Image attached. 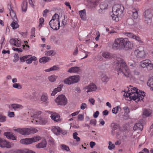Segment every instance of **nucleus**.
Returning a JSON list of instances; mask_svg holds the SVG:
<instances>
[{"mask_svg": "<svg viewBox=\"0 0 153 153\" xmlns=\"http://www.w3.org/2000/svg\"><path fill=\"white\" fill-rule=\"evenodd\" d=\"M50 59L49 57H43L41 58L39 60V62L41 63H45L48 62Z\"/></svg>", "mask_w": 153, "mask_h": 153, "instance_id": "72a5a7b5", "label": "nucleus"}, {"mask_svg": "<svg viewBox=\"0 0 153 153\" xmlns=\"http://www.w3.org/2000/svg\"><path fill=\"white\" fill-rule=\"evenodd\" d=\"M115 145L114 144L112 143L111 142L109 141L108 142V149L110 150L113 149L115 148Z\"/></svg>", "mask_w": 153, "mask_h": 153, "instance_id": "de8ad7c7", "label": "nucleus"}, {"mask_svg": "<svg viewBox=\"0 0 153 153\" xmlns=\"http://www.w3.org/2000/svg\"><path fill=\"white\" fill-rule=\"evenodd\" d=\"M47 112L51 115L50 117L54 121L58 122L60 121V116L57 113L50 111H47Z\"/></svg>", "mask_w": 153, "mask_h": 153, "instance_id": "dca6fc26", "label": "nucleus"}, {"mask_svg": "<svg viewBox=\"0 0 153 153\" xmlns=\"http://www.w3.org/2000/svg\"><path fill=\"white\" fill-rule=\"evenodd\" d=\"M13 86L14 88L18 89H20L22 88V86L19 83H14L13 84Z\"/></svg>", "mask_w": 153, "mask_h": 153, "instance_id": "49530a36", "label": "nucleus"}, {"mask_svg": "<svg viewBox=\"0 0 153 153\" xmlns=\"http://www.w3.org/2000/svg\"><path fill=\"white\" fill-rule=\"evenodd\" d=\"M42 113V112L40 111H37L35 112L33 115L31 114L32 117H33L34 119L37 118L38 117H40L38 115H40Z\"/></svg>", "mask_w": 153, "mask_h": 153, "instance_id": "37998d69", "label": "nucleus"}, {"mask_svg": "<svg viewBox=\"0 0 153 153\" xmlns=\"http://www.w3.org/2000/svg\"><path fill=\"white\" fill-rule=\"evenodd\" d=\"M79 121H82L84 118V115L82 114H79L77 117Z\"/></svg>", "mask_w": 153, "mask_h": 153, "instance_id": "6e6d98bb", "label": "nucleus"}, {"mask_svg": "<svg viewBox=\"0 0 153 153\" xmlns=\"http://www.w3.org/2000/svg\"><path fill=\"white\" fill-rule=\"evenodd\" d=\"M48 120L46 118L38 117L32 120V122L35 125H45L48 122Z\"/></svg>", "mask_w": 153, "mask_h": 153, "instance_id": "ddd939ff", "label": "nucleus"}, {"mask_svg": "<svg viewBox=\"0 0 153 153\" xmlns=\"http://www.w3.org/2000/svg\"><path fill=\"white\" fill-rule=\"evenodd\" d=\"M117 63L114 67V69L118 72V74L122 72L123 74L127 77L130 79H134L136 77H139L140 73L137 70H134L131 72L127 67L126 63L123 59L117 58Z\"/></svg>", "mask_w": 153, "mask_h": 153, "instance_id": "f257e3e1", "label": "nucleus"}, {"mask_svg": "<svg viewBox=\"0 0 153 153\" xmlns=\"http://www.w3.org/2000/svg\"><path fill=\"white\" fill-rule=\"evenodd\" d=\"M79 14L82 19L85 20L86 19V11L85 9L79 11Z\"/></svg>", "mask_w": 153, "mask_h": 153, "instance_id": "c85d7f7f", "label": "nucleus"}, {"mask_svg": "<svg viewBox=\"0 0 153 153\" xmlns=\"http://www.w3.org/2000/svg\"><path fill=\"white\" fill-rule=\"evenodd\" d=\"M117 125L115 123H112L111 124V127L112 129L115 130L117 128Z\"/></svg>", "mask_w": 153, "mask_h": 153, "instance_id": "864d4df0", "label": "nucleus"}, {"mask_svg": "<svg viewBox=\"0 0 153 153\" xmlns=\"http://www.w3.org/2000/svg\"><path fill=\"white\" fill-rule=\"evenodd\" d=\"M7 115L9 117H13L15 116L14 113L13 112H8Z\"/></svg>", "mask_w": 153, "mask_h": 153, "instance_id": "5fc2aeb1", "label": "nucleus"}, {"mask_svg": "<svg viewBox=\"0 0 153 153\" xmlns=\"http://www.w3.org/2000/svg\"><path fill=\"white\" fill-rule=\"evenodd\" d=\"M59 69V68L58 66L55 65L51 67V71L57 70Z\"/></svg>", "mask_w": 153, "mask_h": 153, "instance_id": "338daca9", "label": "nucleus"}, {"mask_svg": "<svg viewBox=\"0 0 153 153\" xmlns=\"http://www.w3.org/2000/svg\"><path fill=\"white\" fill-rule=\"evenodd\" d=\"M8 8L9 9L10 15L12 19L14 21H16V20H17V18L16 13H15L14 11L13 10V9H12L11 6L10 5L8 6Z\"/></svg>", "mask_w": 153, "mask_h": 153, "instance_id": "412c9836", "label": "nucleus"}, {"mask_svg": "<svg viewBox=\"0 0 153 153\" xmlns=\"http://www.w3.org/2000/svg\"><path fill=\"white\" fill-rule=\"evenodd\" d=\"M58 76L54 75H52L48 77V79L51 82H53L56 81Z\"/></svg>", "mask_w": 153, "mask_h": 153, "instance_id": "e433bc0d", "label": "nucleus"}, {"mask_svg": "<svg viewBox=\"0 0 153 153\" xmlns=\"http://www.w3.org/2000/svg\"><path fill=\"white\" fill-rule=\"evenodd\" d=\"M7 120V117L2 113H0V122L4 123Z\"/></svg>", "mask_w": 153, "mask_h": 153, "instance_id": "a19ab883", "label": "nucleus"}, {"mask_svg": "<svg viewBox=\"0 0 153 153\" xmlns=\"http://www.w3.org/2000/svg\"><path fill=\"white\" fill-rule=\"evenodd\" d=\"M140 65L142 68H146L149 70H151L153 68V65L152 62L148 59H146L141 61L140 63Z\"/></svg>", "mask_w": 153, "mask_h": 153, "instance_id": "f8f14e48", "label": "nucleus"}, {"mask_svg": "<svg viewBox=\"0 0 153 153\" xmlns=\"http://www.w3.org/2000/svg\"><path fill=\"white\" fill-rule=\"evenodd\" d=\"M80 71V69L78 67H71L68 70V72L70 73L78 74Z\"/></svg>", "mask_w": 153, "mask_h": 153, "instance_id": "4be33fe9", "label": "nucleus"}, {"mask_svg": "<svg viewBox=\"0 0 153 153\" xmlns=\"http://www.w3.org/2000/svg\"><path fill=\"white\" fill-rule=\"evenodd\" d=\"M124 96H126V99L127 100L135 101L138 103L141 101H143V99L145 96L143 92L140 91L136 88L133 87L131 85L129 86L127 93L126 95L124 94Z\"/></svg>", "mask_w": 153, "mask_h": 153, "instance_id": "f03ea898", "label": "nucleus"}, {"mask_svg": "<svg viewBox=\"0 0 153 153\" xmlns=\"http://www.w3.org/2000/svg\"><path fill=\"white\" fill-rule=\"evenodd\" d=\"M152 111L149 109H144L143 110V115L146 117L152 116Z\"/></svg>", "mask_w": 153, "mask_h": 153, "instance_id": "393cba45", "label": "nucleus"}, {"mask_svg": "<svg viewBox=\"0 0 153 153\" xmlns=\"http://www.w3.org/2000/svg\"><path fill=\"white\" fill-rule=\"evenodd\" d=\"M59 16L58 14L55 13L52 17V19L49 22V25L50 26H53L52 24L55 23V24L58 23L59 24Z\"/></svg>", "mask_w": 153, "mask_h": 153, "instance_id": "a211bd4d", "label": "nucleus"}, {"mask_svg": "<svg viewBox=\"0 0 153 153\" xmlns=\"http://www.w3.org/2000/svg\"><path fill=\"white\" fill-rule=\"evenodd\" d=\"M14 153H36L33 151L28 149L18 150L15 151Z\"/></svg>", "mask_w": 153, "mask_h": 153, "instance_id": "b1692460", "label": "nucleus"}, {"mask_svg": "<svg viewBox=\"0 0 153 153\" xmlns=\"http://www.w3.org/2000/svg\"><path fill=\"white\" fill-rule=\"evenodd\" d=\"M55 102L59 105H65L67 103V99L65 95L61 94L59 95L55 99Z\"/></svg>", "mask_w": 153, "mask_h": 153, "instance_id": "9d476101", "label": "nucleus"}, {"mask_svg": "<svg viewBox=\"0 0 153 153\" xmlns=\"http://www.w3.org/2000/svg\"><path fill=\"white\" fill-rule=\"evenodd\" d=\"M79 111H76L74 113H73L71 114L68 117L70 118L71 117H74V116H76L79 114Z\"/></svg>", "mask_w": 153, "mask_h": 153, "instance_id": "603ef678", "label": "nucleus"}, {"mask_svg": "<svg viewBox=\"0 0 153 153\" xmlns=\"http://www.w3.org/2000/svg\"><path fill=\"white\" fill-rule=\"evenodd\" d=\"M47 143L46 140L43 139L41 142L37 144L36 145V147L38 149L45 148L47 146Z\"/></svg>", "mask_w": 153, "mask_h": 153, "instance_id": "aec40b11", "label": "nucleus"}, {"mask_svg": "<svg viewBox=\"0 0 153 153\" xmlns=\"http://www.w3.org/2000/svg\"><path fill=\"white\" fill-rule=\"evenodd\" d=\"M12 107L15 110L21 109L23 108V106L20 104H13L11 105Z\"/></svg>", "mask_w": 153, "mask_h": 153, "instance_id": "2f4dec72", "label": "nucleus"}, {"mask_svg": "<svg viewBox=\"0 0 153 153\" xmlns=\"http://www.w3.org/2000/svg\"><path fill=\"white\" fill-rule=\"evenodd\" d=\"M49 142L51 145L54 146V140L53 138H49Z\"/></svg>", "mask_w": 153, "mask_h": 153, "instance_id": "e2e57ef3", "label": "nucleus"}, {"mask_svg": "<svg viewBox=\"0 0 153 153\" xmlns=\"http://www.w3.org/2000/svg\"><path fill=\"white\" fill-rule=\"evenodd\" d=\"M14 59L13 60V62H17L19 59V57L17 55H15L14 56Z\"/></svg>", "mask_w": 153, "mask_h": 153, "instance_id": "69168bd1", "label": "nucleus"}, {"mask_svg": "<svg viewBox=\"0 0 153 153\" xmlns=\"http://www.w3.org/2000/svg\"><path fill=\"white\" fill-rule=\"evenodd\" d=\"M64 4L66 7L69 8L70 10L71 9V7L70 4V3L69 2L65 1L64 2Z\"/></svg>", "mask_w": 153, "mask_h": 153, "instance_id": "052dcab7", "label": "nucleus"}, {"mask_svg": "<svg viewBox=\"0 0 153 153\" xmlns=\"http://www.w3.org/2000/svg\"><path fill=\"white\" fill-rule=\"evenodd\" d=\"M96 120L94 119L91 120L90 122V124H93L94 126L96 125Z\"/></svg>", "mask_w": 153, "mask_h": 153, "instance_id": "680f3d73", "label": "nucleus"}, {"mask_svg": "<svg viewBox=\"0 0 153 153\" xmlns=\"http://www.w3.org/2000/svg\"><path fill=\"white\" fill-rule=\"evenodd\" d=\"M13 145V143L7 142L5 140L0 138V147L1 148H10Z\"/></svg>", "mask_w": 153, "mask_h": 153, "instance_id": "4468645a", "label": "nucleus"}, {"mask_svg": "<svg viewBox=\"0 0 153 153\" xmlns=\"http://www.w3.org/2000/svg\"><path fill=\"white\" fill-rule=\"evenodd\" d=\"M121 108L120 106L118 105L117 107L113 108L112 110L113 113L116 114L118 112L119 110Z\"/></svg>", "mask_w": 153, "mask_h": 153, "instance_id": "c03bdc74", "label": "nucleus"}, {"mask_svg": "<svg viewBox=\"0 0 153 153\" xmlns=\"http://www.w3.org/2000/svg\"><path fill=\"white\" fill-rule=\"evenodd\" d=\"M101 78L103 82H107L109 80V78L104 73H102L101 75Z\"/></svg>", "mask_w": 153, "mask_h": 153, "instance_id": "473e14b6", "label": "nucleus"}, {"mask_svg": "<svg viewBox=\"0 0 153 153\" xmlns=\"http://www.w3.org/2000/svg\"><path fill=\"white\" fill-rule=\"evenodd\" d=\"M41 139V137L39 136L33 137L32 138H27L21 139L20 142L24 145H29L36 142Z\"/></svg>", "mask_w": 153, "mask_h": 153, "instance_id": "0eeeda50", "label": "nucleus"}, {"mask_svg": "<svg viewBox=\"0 0 153 153\" xmlns=\"http://www.w3.org/2000/svg\"><path fill=\"white\" fill-rule=\"evenodd\" d=\"M10 43L17 47H20L21 45V41L17 39H11L9 41Z\"/></svg>", "mask_w": 153, "mask_h": 153, "instance_id": "6ab92c4d", "label": "nucleus"}, {"mask_svg": "<svg viewBox=\"0 0 153 153\" xmlns=\"http://www.w3.org/2000/svg\"><path fill=\"white\" fill-rule=\"evenodd\" d=\"M146 55L143 47H140L132 52L131 54V58H134L136 57L139 59L145 58Z\"/></svg>", "mask_w": 153, "mask_h": 153, "instance_id": "39448f33", "label": "nucleus"}, {"mask_svg": "<svg viewBox=\"0 0 153 153\" xmlns=\"http://www.w3.org/2000/svg\"><path fill=\"white\" fill-rule=\"evenodd\" d=\"M60 147L63 150H64L67 151H68L69 150V147L65 145H61L60 146Z\"/></svg>", "mask_w": 153, "mask_h": 153, "instance_id": "09e8293b", "label": "nucleus"}, {"mask_svg": "<svg viewBox=\"0 0 153 153\" xmlns=\"http://www.w3.org/2000/svg\"><path fill=\"white\" fill-rule=\"evenodd\" d=\"M79 79V75H74L65 79L64 80V82L65 84L70 85L78 82Z\"/></svg>", "mask_w": 153, "mask_h": 153, "instance_id": "6e6552de", "label": "nucleus"}, {"mask_svg": "<svg viewBox=\"0 0 153 153\" xmlns=\"http://www.w3.org/2000/svg\"><path fill=\"white\" fill-rule=\"evenodd\" d=\"M97 88V87L95 84L91 83L89 85L85 87L83 90L86 93H88L91 91H95Z\"/></svg>", "mask_w": 153, "mask_h": 153, "instance_id": "2eb2a0df", "label": "nucleus"}, {"mask_svg": "<svg viewBox=\"0 0 153 153\" xmlns=\"http://www.w3.org/2000/svg\"><path fill=\"white\" fill-rule=\"evenodd\" d=\"M51 130L52 132L56 135L60 134L61 132L60 128L58 126H53Z\"/></svg>", "mask_w": 153, "mask_h": 153, "instance_id": "a878e982", "label": "nucleus"}, {"mask_svg": "<svg viewBox=\"0 0 153 153\" xmlns=\"http://www.w3.org/2000/svg\"><path fill=\"white\" fill-rule=\"evenodd\" d=\"M27 0H23V2L22 5V9L23 12H26L27 9Z\"/></svg>", "mask_w": 153, "mask_h": 153, "instance_id": "7c9ffc66", "label": "nucleus"}, {"mask_svg": "<svg viewBox=\"0 0 153 153\" xmlns=\"http://www.w3.org/2000/svg\"><path fill=\"white\" fill-rule=\"evenodd\" d=\"M48 99L47 94L45 93H43L41 96L40 100L42 102L47 103V101Z\"/></svg>", "mask_w": 153, "mask_h": 153, "instance_id": "cd10ccee", "label": "nucleus"}, {"mask_svg": "<svg viewBox=\"0 0 153 153\" xmlns=\"http://www.w3.org/2000/svg\"><path fill=\"white\" fill-rule=\"evenodd\" d=\"M102 56L105 58L111 59V58L112 56L110 52L108 51H104L102 53Z\"/></svg>", "mask_w": 153, "mask_h": 153, "instance_id": "c756f323", "label": "nucleus"}, {"mask_svg": "<svg viewBox=\"0 0 153 153\" xmlns=\"http://www.w3.org/2000/svg\"><path fill=\"white\" fill-rule=\"evenodd\" d=\"M153 16V14L151 10L148 9L146 10L144 13L145 23L149 25L151 24Z\"/></svg>", "mask_w": 153, "mask_h": 153, "instance_id": "1a4fd4ad", "label": "nucleus"}, {"mask_svg": "<svg viewBox=\"0 0 153 153\" xmlns=\"http://www.w3.org/2000/svg\"><path fill=\"white\" fill-rule=\"evenodd\" d=\"M4 135L7 138L13 140H16V137L13 134L10 132H4Z\"/></svg>", "mask_w": 153, "mask_h": 153, "instance_id": "5701e85b", "label": "nucleus"}, {"mask_svg": "<svg viewBox=\"0 0 153 153\" xmlns=\"http://www.w3.org/2000/svg\"><path fill=\"white\" fill-rule=\"evenodd\" d=\"M134 39L138 42L141 45H144V42L138 36H136Z\"/></svg>", "mask_w": 153, "mask_h": 153, "instance_id": "a18cd8bd", "label": "nucleus"}, {"mask_svg": "<svg viewBox=\"0 0 153 153\" xmlns=\"http://www.w3.org/2000/svg\"><path fill=\"white\" fill-rule=\"evenodd\" d=\"M62 87L63 85L61 84L59 85L57 88H55V89L58 92H59L61 91Z\"/></svg>", "mask_w": 153, "mask_h": 153, "instance_id": "bf43d9fd", "label": "nucleus"}, {"mask_svg": "<svg viewBox=\"0 0 153 153\" xmlns=\"http://www.w3.org/2000/svg\"><path fill=\"white\" fill-rule=\"evenodd\" d=\"M17 20L14 21L13 20V22L10 25L12 27L13 29L14 30L16 29L19 27V26L17 22Z\"/></svg>", "mask_w": 153, "mask_h": 153, "instance_id": "ea45409f", "label": "nucleus"}, {"mask_svg": "<svg viewBox=\"0 0 153 153\" xmlns=\"http://www.w3.org/2000/svg\"><path fill=\"white\" fill-rule=\"evenodd\" d=\"M133 44L127 38L123 37L115 39L112 45V47L114 50L126 51L131 49L133 48Z\"/></svg>", "mask_w": 153, "mask_h": 153, "instance_id": "7ed1b4c3", "label": "nucleus"}, {"mask_svg": "<svg viewBox=\"0 0 153 153\" xmlns=\"http://www.w3.org/2000/svg\"><path fill=\"white\" fill-rule=\"evenodd\" d=\"M124 10V7L122 5H114L112 8V15H111L112 19L116 22L119 21V17H121L123 15Z\"/></svg>", "mask_w": 153, "mask_h": 153, "instance_id": "20e7f679", "label": "nucleus"}, {"mask_svg": "<svg viewBox=\"0 0 153 153\" xmlns=\"http://www.w3.org/2000/svg\"><path fill=\"white\" fill-rule=\"evenodd\" d=\"M13 130L24 135H27L35 133L38 131L37 129L33 127L13 128Z\"/></svg>", "mask_w": 153, "mask_h": 153, "instance_id": "423d86ee", "label": "nucleus"}, {"mask_svg": "<svg viewBox=\"0 0 153 153\" xmlns=\"http://www.w3.org/2000/svg\"><path fill=\"white\" fill-rule=\"evenodd\" d=\"M128 64L129 65L132 67H135L137 66L136 63L133 62H128Z\"/></svg>", "mask_w": 153, "mask_h": 153, "instance_id": "8fccbe9b", "label": "nucleus"}, {"mask_svg": "<svg viewBox=\"0 0 153 153\" xmlns=\"http://www.w3.org/2000/svg\"><path fill=\"white\" fill-rule=\"evenodd\" d=\"M36 57L35 56H32L31 55H26L20 58V61L22 62H26L28 64L32 63L33 61H36Z\"/></svg>", "mask_w": 153, "mask_h": 153, "instance_id": "9b49d317", "label": "nucleus"}, {"mask_svg": "<svg viewBox=\"0 0 153 153\" xmlns=\"http://www.w3.org/2000/svg\"><path fill=\"white\" fill-rule=\"evenodd\" d=\"M87 107L86 104L85 103H82L80 106V108L82 110H84Z\"/></svg>", "mask_w": 153, "mask_h": 153, "instance_id": "0e129e2a", "label": "nucleus"}, {"mask_svg": "<svg viewBox=\"0 0 153 153\" xmlns=\"http://www.w3.org/2000/svg\"><path fill=\"white\" fill-rule=\"evenodd\" d=\"M147 84L150 87V90L153 91V79H149L148 82Z\"/></svg>", "mask_w": 153, "mask_h": 153, "instance_id": "79ce46f5", "label": "nucleus"}, {"mask_svg": "<svg viewBox=\"0 0 153 153\" xmlns=\"http://www.w3.org/2000/svg\"><path fill=\"white\" fill-rule=\"evenodd\" d=\"M123 34L129 38L134 39L136 36L131 33L125 32L123 33Z\"/></svg>", "mask_w": 153, "mask_h": 153, "instance_id": "58836bf2", "label": "nucleus"}, {"mask_svg": "<svg viewBox=\"0 0 153 153\" xmlns=\"http://www.w3.org/2000/svg\"><path fill=\"white\" fill-rule=\"evenodd\" d=\"M13 50L15 51L18 52H22V50L21 48H15V47H13Z\"/></svg>", "mask_w": 153, "mask_h": 153, "instance_id": "13d9d810", "label": "nucleus"}, {"mask_svg": "<svg viewBox=\"0 0 153 153\" xmlns=\"http://www.w3.org/2000/svg\"><path fill=\"white\" fill-rule=\"evenodd\" d=\"M53 26H50V27L53 30H57L59 29V28L60 27V22H59V24L57 23V24H55V23L52 24Z\"/></svg>", "mask_w": 153, "mask_h": 153, "instance_id": "4c0bfd02", "label": "nucleus"}, {"mask_svg": "<svg viewBox=\"0 0 153 153\" xmlns=\"http://www.w3.org/2000/svg\"><path fill=\"white\" fill-rule=\"evenodd\" d=\"M145 123L146 122L144 120H140L139 123H136L134 125L133 127L134 130L135 131L139 130L141 131H142L143 128V126Z\"/></svg>", "mask_w": 153, "mask_h": 153, "instance_id": "f3484780", "label": "nucleus"}, {"mask_svg": "<svg viewBox=\"0 0 153 153\" xmlns=\"http://www.w3.org/2000/svg\"><path fill=\"white\" fill-rule=\"evenodd\" d=\"M100 0H90L91 3L93 4V6H94Z\"/></svg>", "mask_w": 153, "mask_h": 153, "instance_id": "4d7b16f0", "label": "nucleus"}, {"mask_svg": "<svg viewBox=\"0 0 153 153\" xmlns=\"http://www.w3.org/2000/svg\"><path fill=\"white\" fill-rule=\"evenodd\" d=\"M44 21V19L43 18H40L39 19V27H41L42 26V24L43 23Z\"/></svg>", "mask_w": 153, "mask_h": 153, "instance_id": "3c124183", "label": "nucleus"}, {"mask_svg": "<svg viewBox=\"0 0 153 153\" xmlns=\"http://www.w3.org/2000/svg\"><path fill=\"white\" fill-rule=\"evenodd\" d=\"M88 101L92 105H94L95 100L94 98H89Z\"/></svg>", "mask_w": 153, "mask_h": 153, "instance_id": "774afa93", "label": "nucleus"}, {"mask_svg": "<svg viewBox=\"0 0 153 153\" xmlns=\"http://www.w3.org/2000/svg\"><path fill=\"white\" fill-rule=\"evenodd\" d=\"M138 10L137 9H134L132 11V18L134 19H136L138 16L137 11Z\"/></svg>", "mask_w": 153, "mask_h": 153, "instance_id": "f704fd0d", "label": "nucleus"}, {"mask_svg": "<svg viewBox=\"0 0 153 153\" xmlns=\"http://www.w3.org/2000/svg\"><path fill=\"white\" fill-rule=\"evenodd\" d=\"M108 6V4L105 3H102L100 5V9L98 10L99 13H102L103 10L107 9Z\"/></svg>", "mask_w": 153, "mask_h": 153, "instance_id": "bb28decb", "label": "nucleus"}, {"mask_svg": "<svg viewBox=\"0 0 153 153\" xmlns=\"http://www.w3.org/2000/svg\"><path fill=\"white\" fill-rule=\"evenodd\" d=\"M45 53V55L48 56H53L56 54L55 52L53 50L46 51Z\"/></svg>", "mask_w": 153, "mask_h": 153, "instance_id": "c9c22d12", "label": "nucleus"}]
</instances>
